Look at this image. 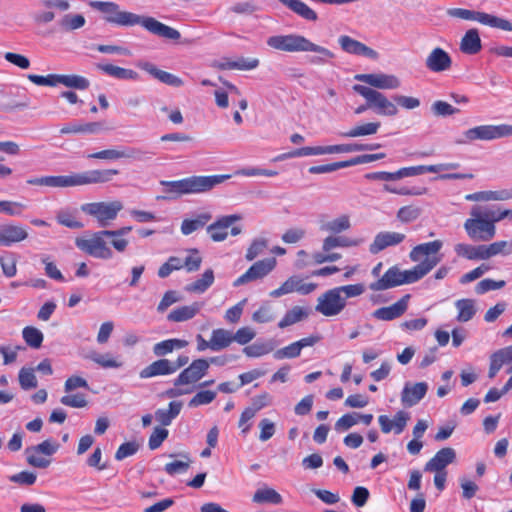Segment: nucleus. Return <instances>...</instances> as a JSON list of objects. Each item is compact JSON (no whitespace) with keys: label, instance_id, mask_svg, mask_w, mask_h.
Wrapping results in <instances>:
<instances>
[{"label":"nucleus","instance_id":"obj_1","mask_svg":"<svg viewBox=\"0 0 512 512\" xmlns=\"http://www.w3.org/2000/svg\"><path fill=\"white\" fill-rule=\"evenodd\" d=\"M89 6L100 12L103 20L109 24L120 27L140 25L149 33L168 40L177 41L181 37L180 32L175 28L158 21L154 17L122 10L120 5L115 2L91 1Z\"/></svg>","mask_w":512,"mask_h":512},{"label":"nucleus","instance_id":"obj_2","mask_svg":"<svg viewBox=\"0 0 512 512\" xmlns=\"http://www.w3.org/2000/svg\"><path fill=\"white\" fill-rule=\"evenodd\" d=\"M267 45L275 50L296 53V52H314L318 54L311 59L316 65H324L335 54L329 49L313 43L308 38L300 34L275 35L267 39Z\"/></svg>","mask_w":512,"mask_h":512},{"label":"nucleus","instance_id":"obj_3","mask_svg":"<svg viewBox=\"0 0 512 512\" xmlns=\"http://www.w3.org/2000/svg\"><path fill=\"white\" fill-rule=\"evenodd\" d=\"M438 263V258L423 259L421 263L405 271L393 266L380 279L371 283L369 289L383 291L403 284L414 283L427 275Z\"/></svg>","mask_w":512,"mask_h":512},{"label":"nucleus","instance_id":"obj_4","mask_svg":"<svg viewBox=\"0 0 512 512\" xmlns=\"http://www.w3.org/2000/svg\"><path fill=\"white\" fill-rule=\"evenodd\" d=\"M230 175L191 176L176 181H161L167 196L163 198L175 199L185 194H199L212 190L215 186L228 180Z\"/></svg>","mask_w":512,"mask_h":512},{"label":"nucleus","instance_id":"obj_5","mask_svg":"<svg viewBox=\"0 0 512 512\" xmlns=\"http://www.w3.org/2000/svg\"><path fill=\"white\" fill-rule=\"evenodd\" d=\"M497 219L494 209L475 205L470 210V217L463 224L467 236L475 242H488L496 235Z\"/></svg>","mask_w":512,"mask_h":512},{"label":"nucleus","instance_id":"obj_6","mask_svg":"<svg viewBox=\"0 0 512 512\" xmlns=\"http://www.w3.org/2000/svg\"><path fill=\"white\" fill-rule=\"evenodd\" d=\"M109 239L108 230L93 232L84 237H77L75 245L85 254L101 260H110L113 258V251L107 241Z\"/></svg>","mask_w":512,"mask_h":512},{"label":"nucleus","instance_id":"obj_7","mask_svg":"<svg viewBox=\"0 0 512 512\" xmlns=\"http://www.w3.org/2000/svg\"><path fill=\"white\" fill-rule=\"evenodd\" d=\"M507 136H512V125H480L465 130L454 142L457 145H467L477 140L491 141Z\"/></svg>","mask_w":512,"mask_h":512},{"label":"nucleus","instance_id":"obj_8","mask_svg":"<svg viewBox=\"0 0 512 512\" xmlns=\"http://www.w3.org/2000/svg\"><path fill=\"white\" fill-rule=\"evenodd\" d=\"M118 174L117 169H96L62 175L63 188L108 183Z\"/></svg>","mask_w":512,"mask_h":512},{"label":"nucleus","instance_id":"obj_9","mask_svg":"<svg viewBox=\"0 0 512 512\" xmlns=\"http://www.w3.org/2000/svg\"><path fill=\"white\" fill-rule=\"evenodd\" d=\"M447 15L453 18H459L463 20L478 21L483 25H487L493 28H498L503 31H512V22L507 19L497 17L492 14L485 12L474 11L464 8H449L446 11Z\"/></svg>","mask_w":512,"mask_h":512},{"label":"nucleus","instance_id":"obj_10","mask_svg":"<svg viewBox=\"0 0 512 512\" xmlns=\"http://www.w3.org/2000/svg\"><path fill=\"white\" fill-rule=\"evenodd\" d=\"M123 209V204L119 200L111 202H92L81 206L82 212L97 219L100 227H107L111 221L115 220L118 213Z\"/></svg>","mask_w":512,"mask_h":512},{"label":"nucleus","instance_id":"obj_11","mask_svg":"<svg viewBox=\"0 0 512 512\" xmlns=\"http://www.w3.org/2000/svg\"><path fill=\"white\" fill-rule=\"evenodd\" d=\"M353 90L364 97L368 101V107L375 109L379 115L395 116L398 113L397 106L383 93L363 85H354Z\"/></svg>","mask_w":512,"mask_h":512},{"label":"nucleus","instance_id":"obj_12","mask_svg":"<svg viewBox=\"0 0 512 512\" xmlns=\"http://www.w3.org/2000/svg\"><path fill=\"white\" fill-rule=\"evenodd\" d=\"M339 289L332 288L321 294L317 299L315 310L325 317H333L339 315L346 307Z\"/></svg>","mask_w":512,"mask_h":512},{"label":"nucleus","instance_id":"obj_13","mask_svg":"<svg viewBox=\"0 0 512 512\" xmlns=\"http://www.w3.org/2000/svg\"><path fill=\"white\" fill-rule=\"evenodd\" d=\"M209 362L204 358L193 360L188 367L173 380L176 387H187L200 381L208 372Z\"/></svg>","mask_w":512,"mask_h":512},{"label":"nucleus","instance_id":"obj_14","mask_svg":"<svg viewBox=\"0 0 512 512\" xmlns=\"http://www.w3.org/2000/svg\"><path fill=\"white\" fill-rule=\"evenodd\" d=\"M276 263L274 257L255 262L244 274L233 282V286L239 287L263 279L275 268Z\"/></svg>","mask_w":512,"mask_h":512},{"label":"nucleus","instance_id":"obj_15","mask_svg":"<svg viewBox=\"0 0 512 512\" xmlns=\"http://www.w3.org/2000/svg\"><path fill=\"white\" fill-rule=\"evenodd\" d=\"M357 81L366 83L371 87L383 90H394L401 86L399 78L392 74L384 73H371V74H357L355 76Z\"/></svg>","mask_w":512,"mask_h":512},{"label":"nucleus","instance_id":"obj_16","mask_svg":"<svg viewBox=\"0 0 512 512\" xmlns=\"http://www.w3.org/2000/svg\"><path fill=\"white\" fill-rule=\"evenodd\" d=\"M147 154L148 152H145L140 148H126L124 150L106 149L99 152L88 154L87 158L101 160H118L121 158H133L142 161L149 158L147 157Z\"/></svg>","mask_w":512,"mask_h":512},{"label":"nucleus","instance_id":"obj_17","mask_svg":"<svg viewBox=\"0 0 512 512\" xmlns=\"http://www.w3.org/2000/svg\"><path fill=\"white\" fill-rule=\"evenodd\" d=\"M459 164L457 163H441L436 165H419V166H411V167H403L396 171L397 180L406 177H413L422 175L424 173H438L445 170H451L458 168Z\"/></svg>","mask_w":512,"mask_h":512},{"label":"nucleus","instance_id":"obj_18","mask_svg":"<svg viewBox=\"0 0 512 512\" xmlns=\"http://www.w3.org/2000/svg\"><path fill=\"white\" fill-rule=\"evenodd\" d=\"M406 238V235L399 232L393 231H383L376 234L373 242L369 246V251L371 254L375 255L384 249L396 246L402 243Z\"/></svg>","mask_w":512,"mask_h":512},{"label":"nucleus","instance_id":"obj_19","mask_svg":"<svg viewBox=\"0 0 512 512\" xmlns=\"http://www.w3.org/2000/svg\"><path fill=\"white\" fill-rule=\"evenodd\" d=\"M426 68L434 73L447 71L452 66L451 56L442 48H434L425 59Z\"/></svg>","mask_w":512,"mask_h":512},{"label":"nucleus","instance_id":"obj_20","mask_svg":"<svg viewBox=\"0 0 512 512\" xmlns=\"http://www.w3.org/2000/svg\"><path fill=\"white\" fill-rule=\"evenodd\" d=\"M427 391L428 385L425 382H407L401 392V402L405 407H412L425 397Z\"/></svg>","mask_w":512,"mask_h":512},{"label":"nucleus","instance_id":"obj_21","mask_svg":"<svg viewBox=\"0 0 512 512\" xmlns=\"http://www.w3.org/2000/svg\"><path fill=\"white\" fill-rule=\"evenodd\" d=\"M456 459V452L451 447L440 449L424 467L427 472H445V468Z\"/></svg>","mask_w":512,"mask_h":512},{"label":"nucleus","instance_id":"obj_22","mask_svg":"<svg viewBox=\"0 0 512 512\" xmlns=\"http://www.w3.org/2000/svg\"><path fill=\"white\" fill-rule=\"evenodd\" d=\"M240 219L241 216L237 214L222 216L207 227L210 238L215 242L224 241L228 236L227 229Z\"/></svg>","mask_w":512,"mask_h":512},{"label":"nucleus","instance_id":"obj_23","mask_svg":"<svg viewBox=\"0 0 512 512\" xmlns=\"http://www.w3.org/2000/svg\"><path fill=\"white\" fill-rule=\"evenodd\" d=\"M409 298L410 295L407 294L390 306L378 308L372 313V316L382 321H391L399 318L406 312Z\"/></svg>","mask_w":512,"mask_h":512},{"label":"nucleus","instance_id":"obj_24","mask_svg":"<svg viewBox=\"0 0 512 512\" xmlns=\"http://www.w3.org/2000/svg\"><path fill=\"white\" fill-rule=\"evenodd\" d=\"M410 416L405 411H398L393 419H390L387 415H380L378 422L381 427V431L385 434L394 431L395 434H400L404 431Z\"/></svg>","mask_w":512,"mask_h":512},{"label":"nucleus","instance_id":"obj_25","mask_svg":"<svg viewBox=\"0 0 512 512\" xmlns=\"http://www.w3.org/2000/svg\"><path fill=\"white\" fill-rule=\"evenodd\" d=\"M442 246L443 242L441 240H434L432 242L419 244L410 251L409 257L413 262L419 263L423 261V257H425L424 259L438 258L440 262L441 257L437 254L441 250Z\"/></svg>","mask_w":512,"mask_h":512},{"label":"nucleus","instance_id":"obj_26","mask_svg":"<svg viewBox=\"0 0 512 512\" xmlns=\"http://www.w3.org/2000/svg\"><path fill=\"white\" fill-rule=\"evenodd\" d=\"M28 237L27 230L21 225L5 224L0 226V246H11Z\"/></svg>","mask_w":512,"mask_h":512},{"label":"nucleus","instance_id":"obj_27","mask_svg":"<svg viewBox=\"0 0 512 512\" xmlns=\"http://www.w3.org/2000/svg\"><path fill=\"white\" fill-rule=\"evenodd\" d=\"M338 42L342 50L346 53L362 55L372 59H375L378 56L375 50L347 35L340 36Z\"/></svg>","mask_w":512,"mask_h":512},{"label":"nucleus","instance_id":"obj_28","mask_svg":"<svg viewBox=\"0 0 512 512\" xmlns=\"http://www.w3.org/2000/svg\"><path fill=\"white\" fill-rule=\"evenodd\" d=\"M174 374V367L172 361L166 358L158 359L145 368H143L139 376L142 379L153 378L157 376H166Z\"/></svg>","mask_w":512,"mask_h":512},{"label":"nucleus","instance_id":"obj_29","mask_svg":"<svg viewBox=\"0 0 512 512\" xmlns=\"http://www.w3.org/2000/svg\"><path fill=\"white\" fill-rule=\"evenodd\" d=\"M482 48L479 32L476 28L466 31L460 42V50L464 54L475 55Z\"/></svg>","mask_w":512,"mask_h":512},{"label":"nucleus","instance_id":"obj_30","mask_svg":"<svg viewBox=\"0 0 512 512\" xmlns=\"http://www.w3.org/2000/svg\"><path fill=\"white\" fill-rule=\"evenodd\" d=\"M97 69L105 74L120 80H138L139 74L132 70L122 68L113 64H97Z\"/></svg>","mask_w":512,"mask_h":512},{"label":"nucleus","instance_id":"obj_31","mask_svg":"<svg viewBox=\"0 0 512 512\" xmlns=\"http://www.w3.org/2000/svg\"><path fill=\"white\" fill-rule=\"evenodd\" d=\"M277 343L273 339L257 341L243 349L247 357L258 358L269 354L275 350Z\"/></svg>","mask_w":512,"mask_h":512},{"label":"nucleus","instance_id":"obj_32","mask_svg":"<svg viewBox=\"0 0 512 512\" xmlns=\"http://www.w3.org/2000/svg\"><path fill=\"white\" fill-rule=\"evenodd\" d=\"M202 304L194 302L191 305L181 306L173 309L167 316L169 321L183 322L192 319L201 309Z\"/></svg>","mask_w":512,"mask_h":512},{"label":"nucleus","instance_id":"obj_33","mask_svg":"<svg viewBox=\"0 0 512 512\" xmlns=\"http://www.w3.org/2000/svg\"><path fill=\"white\" fill-rule=\"evenodd\" d=\"M212 219L210 213H201L191 219H184L181 224V233L183 235H190L193 232L204 228L207 223Z\"/></svg>","mask_w":512,"mask_h":512},{"label":"nucleus","instance_id":"obj_34","mask_svg":"<svg viewBox=\"0 0 512 512\" xmlns=\"http://www.w3.org/2000/svg\"><path fill=\"white\" fill-rule=\"evenodd\" d=\"M181 401H172L168 409H158L155 412V419L163 426H169L172 421L180 414L182 409Z\"/></svg>","mask_w":512,"mask_h":512},{"label":"nucleus","instance_id":"obj_35","mask_svg":"<svg viewBox=\"0 0 512 512\" xmlns=\"http://www.w3.org/2000/svg\"><path fill=\"white\" fill-rule=\"evenodd\" d=\"M363 243V239H351L344 236H328L323 240L322 249L329 252L337 247H356Z\"/></svg>","mask_w":512,"mask_h":512},{"label":"nucleus","instance_id":"obj_36","mask_svg":"<svg viewBox=\"0 0 512 512\" xmlns=\"http://www.w3.org/2000/svg\"><path fill=\"white\" fill-rule=\"evenodd\" d=\"M188 346V341L183 339H167L156 343L153 346V353L158 357H164L167 354L177 349H182Z\"/></svg>","mask_w":512,"mask_h":512},{"label":"nucleus","instance_id":"obj_37","mask_svg":"<svg viewBox=\"0 0 512 512\" xmlns=\"http://www.w3.org/2000/svg\"><path fill=\"white\" fill-rule=\"evenodd\" d=\"M510 198L512 195L507 190L481 191L465 196L467 201H504Z\"/></svg>","mask_w":512,"mask_h":512},{"label":"nucleus","instance_id":"obj_38","mask_svg":"<svg viewBox=\"0 0 512 512\" xmlns=\"http://www.w3.org/2000/svg\"><path fill=\"white\" fill-rule=\"evenodd\" d=\"M381 126L380 122H368L354 126L349 131L341 133L344 138H357L374 135Z\"/></svg>","mask_w":512,"mask_h":512},{"label":"nucleus","instance_id":"obj_39","mask_svg":"<svg viewBox=\"0 0 512 512\" xmlns=\"http://www.w3.org/2000/svg\"><path fill=\"white\" fill-rule=\"evenodd\" d=\"M214 283V272L207 269L196 281L186 285L185 290L189 293H204Z\"/></svg>","mask_w":512,"mask_h":512},{"label":"nucleus","instance_id":"obj_40","mask_svg":"<svg viewBox=\"0 0 512 512\" xmlns=\"http://www.w3.org/2000/svg\"><path fill=\"white\" fill-rule=\"evenodd\" d=\"M233 343V332L218 328L214 329L211 333V344L213 351H220L227 348Z\"/></svg>","mask_w":512,"mask_h":512},{"label":"nucleus","instance_id":"obj_41","mask_svg":"<svg viewBox=\"0 0 512 512\" xmlns=\"http://www.w3.org/2000/svg\"><path fill=\"white\" fill-rule=\"evenodd\" d=\"M252 501L257 504L263 503H271V504H281L283 499L282 496L273 488L263 487L258 490L253 495Z\"/></svg>","mask_w":512,"mask_h":512},{"label":"nucleus","instance_id":"obj_42","mask_svg":"<svg viewBox=\"0 0 512 512\" xmlns=\"http://www.w3.org/2000/svg\"><path fill=\"white\" fill-rule=\"evenodd\" d=\"M458 310L457 321L468 322L476 314L475 301L473 299H460L455 302Z\"/></svg>","mask_w":512,"mask_h":512},{"label":"nucleus","instance_id":"obj_43","mask_svg":"<svg viewBox=\"0 0 512 512\" xmlns=\"http://www.w3.org/2000/svg\"><path fill=\"white\" fill-rule=\"evenodd\" d=\"M131 230L132 227L130 226H125L117 230H108L109 239L111 240L110 244L116 251L122 253L126 250L129 242L123 237L127 235Z\"/></svg>","mask_w":512,"mask_h":512},{"label":"nucleus","instance_id":"obj_44","mask_svg":"<svg viewBox=\"0 0 512 512\" xmlns=\"http://www.w3.org/2000/svg\"><path fill=\"white\" fill-rule=\"evenodd\" d=\"M85 358L93 361L102 368H119L122 366V363L113 358L110 353L100 354L96 351H90Z\"/></svg>","mask_w":512,"mask_h":512},{"label":"nucleus","instance_id":"obj_45","mask_svg":"<svg viewBox=\"0 0 512 512\" xmlns=\"http://www.w3.org/2000/svg\"><path fill=\"white\" fill-rule=\"evenodd\" d=\"M18 381L20 387L25 391L37 388L38 381L35 375V369L22 367L19 370Z\"/></svg>","mask_w":512,"mask_h":512},{"label":"nucleus","instance_id":"obj_46","mask_svg":"<svg viewBox=\"0 0 512 512\" xmlns=\"http://www.w3.org/2000/svg\"><path fill=\"white\" fill-rule=\"evenodd\" d=\"M350 227V217L348 215H340L339 217L325 223L322 226V229L333 234H338L343 231H347Z\"/></svg>","mask_w":512,"mask_h":512},{"label":"nucleus","instance_id":"obj_47","mask_svg":"<svg viewBox=\"0 0 512 512\" xmlns=\"http://www.w3.org/2000/svg\"><path fill=\"white\" fill-rule=\"evenodd\" d=\"M292 292L299 293V277L297 276L289 277L279 288L271 291L269 295L278 298Z\"/></svg>","mask_w":512,"mask_h":512},{"label":"nucleus","instance_id":"obj_48","mask_svg":"<svg viewBox=\"0 0 512 512\" xmlns=\"http://www.w3.org/2000/svg\"><path fill=\"white\" fill-rule=\"evenodd\" d=\"M86 23L81 14H66L59 22V25L65 31H73L83 27Z\"/></svg>","mask_w":512,"mask_h":512},{"label":"nucleus","instance_id":"obj_49","mask_svg":"<svg viewBox=\"0 0 512 512\" xmlns=\"http://www.w3.org/2000/svg\"><path fill=\"white\" fill-rule=\"evenodd\" d=\"M23 339L32 348H39L43 342L42 332L32 326H27L22 331Z\"/></svg>","mask_w":512,"mask_h":512},{"label":"nucleus","instance_id":"obj_50","mask_svg":"<svg viewBox=\"0 0 512 512\" xmlns=\"http://www.w3.org/2000/svg\"><path fill=\"white\" fill-rule=\"evenodd\" d=\"M306 316L307 313L304 311L303 308L295 306L285 314L282 320L278 323V326L280 328L288 327L301 321Z\"/></svg>","mask_w":512,"mask_h":512},{"label":"nucleus","instance_id":"obj_51","mask_svg":"<svg viewBox=\"0 0 512 512\" xmlns=\"http://www.w3.org/2000/svg\"><path fill=\"white\" fill-rule=\"evenodd\" d=\"M217 393L211 390H201L197 392L188 402L190 408H195L201 405L210 404L215 400Z\"/></svg>","mask_w":512,"mask_h":512},{"label":"nucleus","instance_id":"obj_52","mask_svg":"<svg viewBox=\"0 0 512 512\" xmlns=\"http://www.w3.org/2000/svg\"><path fill=\"white\" fill-rule=\"evenodd\" d=\"M431 112L436 117H448L459 113L460 110L445 101L437 100L431 105Z\"/></svg>","mask_w":512,"mask_h":512},{"label":"nucleus","instance_id":"obj_53","mask_svg":"<svg viewBox=\"0 0 512 512\" xmlns=\"http://www.w3.org/2000/svg\"><path fill=\"white\" fill-rule=\"evenodd\" d=\"M61 84L68 87L79 90H85L90 86V82L87 78L80 75H62Z\"/></svg>","mask_w":512,"mask_h":512},{"label":"nucleus","instance_id":"obj_54","mask_svg":"<svg viewBox=\"0 0 512 512\" xmlns=\"http://www.w3.org/2000/svg\"><path fill=\"white\" fill-rule=\"evenodd\" d=\"M60 448V445L52 440V439H46L43 442L30 446V452H38L44 456L50 457L54 455Z\"/></svg>","mask_w":512,"mask_h":512},{"label":"nucleus","instance_id":"obj_55","mask_svg":"<svg viewBox=\"0 0 512 512\" xmlns=\"http://www.w3.org/2000/svg\"><path fill=\"white\" fill-rule=\"evenodd\" d=\"M183 460L174 461L167 463L164 467V470L169 475H175L177 473H184L190 467L191 459L188 454H181Z\"/></svg>","mask_w":512,"mask_h":512},{"label":"nucleus","instance_id":"obj_56","mask_svg":"<svg viewBox=\"0 0 512 512\" xmlns=\"http://www.w3.org/2000/svg\"><path fill=\"white\" fill-rule=\"evenodd\" d=\"M26 208L27 206L21 202L9 200L0 201V213H4L9 216H20Z\"/></svg>","mask_w":512,"mask_h":512},{"label":"nucleus","instance_id":"obj_57","mask_svg":"<svg viewBox=\"0 0 512 512\" xmlns=\"http://www.w3.org/2000/svg\"><path fill=\"white\" fill-rule=\"evenodd\" d=\"M421 215V209L417 206L408 205L401 207L397 212V219L402 223L415 221Z\"/></svg>","mask_w":512,"mask_h":512},{"label":"nucleus","instance_id":"obj_58","mask_svg":"<svg viewBox=\"0 0 512 512\" xmlns=\"http://www.w3.org/2000/svg\"><path fill=\"white\" fill-rule=\"evenodd\" d=\"M60 403L71 408H84L88 405V401L84 394H67L60 398Z\"/></svg>","mask_w":512,"mask_h":512},{"label":"nucleus","instance_id":"obj_59","mask_svg":"<svg viewBox=\"0 0 512 512\" xmlns=\"http://www.w3.org/2000/svg\"><path fill=\"white\" fill-rule=\"evenodd\" d=\"M25 454L27 463L34 468L45 469L51 464L47 457L40 456L38 452H30V447L25 449Z\"/></svg>","mask_w":512,"mask_h":512},{"label":"nucleus","instance_id":"obj_60","mask_svg":"<svg viewBox=\"0 0 512 512\" xmlns=\"http://www.w3.org/2000/svg\"><path fill=\"white\" fill-rule=\"evenodd\" d=\"M335 288L339 289V294H341L346 303L348 298L358 297L365 292V286L361 283L339 286Z\"/></svg>","mask_w":512,"mask_h":512},{"label":"nucleus","instance_id":"obj_61","mask_svg":"<svg viewBox=\"0 0 512 512\" xmlns=\"http://www.w3.org/2000/svg\"><path fill=\"white\" fill-rule=\"evenodd\" d=\"M257 10L255 4L251 1L237 2L231 5L227 13L235 15H251Z\"/></svg>","mask_w":512,"mask_h":512},{"label":"nucleus","instance_id":"obj_62","mask_svg":"<svg viewBox=\"0 0 512 512\" xmlns=\"http://www.w3.org/2000/svg\"><path fill=\"white\" fill-rule=\"evenodd\" d=\"M139 444L136 441L125 442L121 444L115 453V459L121 461L127 457L133 456L139 450Z\"/></svg>","mask_w":512,"mask_h":512},{"label":"nucleus","instance_id":"obj_63","mask_svg":"<svg viewBox=\"0 0 512 512\" xmlns=\"http://www.w3.org/2000/svg\"><path fill=\"white\" fill-rule=\"evenodd\" d=\"M256 336V332L253 328L249 326L239 328L235 333H233V342H236L240 345H246L251 340H253Z\"/></svg>","mask_w":512,"mask_h":512},{"label":"nucleus","instance_id":"obj_64","mask_svg":"<svg viewBox=\"0 0 512 512\" xmlns=\"http://www.w3.org/2000/svg\"><path fill=\"white\" fill-rule=\"evenodd\" d=\"M306 235V230L302 227H292L282 235V241L286 244H295L301 241Z\"/></svg>","mask_w":512,"mask_h":512}]
</instances>
